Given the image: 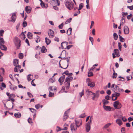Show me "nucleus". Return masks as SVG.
<instances>
[{"label":"nucleus","mask_w":133,"mask_h":133,"mask_svg":"<svg viewBox=\"0 0 133 133\" xmlns=\"http://www.w3.org/2000/svg\"><path fill=\"white\" fill-rule=\"evenodd\" d=\"M72 77H68L65 79L64 82V87L66 89H68L70 86V82L72 81L73 79Z\"/></svg>","instance_id":"1"},{"label":"nucleus","mask_w":133,"mask_h":133,"mask_svg":"<svg viewBox=\"0 0 133 133\" xmlns=\"http://www.w3.org/2000/svg\"><path fill=\"white\" fill-rule=\"evenodd\" d=\"M65 4L66 7L70 10L73 8L74 5L73 2L70 0H65Z\"/></svg>","instance_id":"2"},{"label":"nucleus","mask_w":133,"mask_h":133,"mask_svg":"<svg viewBox=\"0 0 133 133\" xmlns=\"http://www.w3.org/2000/svg\"><path fill=\"white\" fill-rule=\"evenodd\" d=\"M111 87L112 88H113L112 90L114 92H123L124 91L123 89H121L117 85H115L114 84H112Z\"/></svg>","instance_id":"3"},{"label":"nucleus","mask_w":133,"mask_h":133,"mask_svg":"<svg viewBox=\"0 0 133 133\" xmlns=\"http://www.w3.org/2000/svg\"><path fill=\"white\" fill-rule=\"evenodd\" d=\"M114 107L117 109H120L122 106L121 103L118 101L115 102L113 104Z\"/></svg>","instance_id":"4"},{"label":"nucleus","mask_w":133,"mask_h":133,"mask_svg":"<svg viewBox=\"0 0 133 133\" xmlns=\"http://www.w3.org/2000/svg\"><path fill=\"white\" fill-rule=\"evenodd\" d=\"M70 127L72 133H75L76 132L77 128L78 127L74 123H71Z\"/></svg>","instance_id":"5"},{"label":"nucleus","mask_w":133,"mask_h":133,"mask_svg":"<svg viewBox=\"0 0 133 133\" xmlns=\"http://www.w3.org/2000/svg\"><path fill=\"white\" fill-rule=\"evenodd\" d=\"M120 95L119 93H117L116 92H115L112 95V99L113 101L116 100L117 99V98Z\"/></svg>","instance_id":"6"},{"label":"nucleus","mask_w":133,"mask_h":133,"mask_svg":"<svg viewBox=\"0 0 133 133\" xmlns=\"http://www.w3.org/2000/svg\"><path fill=\"white\" fill-rule=\"evenodd\" d=\"M87 82L88 83V85L91 87H94L95 86V84L93 82L91 81L89 78L87 79Z\"/></svg>","instance_id":"7"},{"label":"nucleus","mask_w":133,"mask_h":133,"mask_svg":"<svg viewBox=\"0 0 133 133\" xmlns=\"http://www.w3.org/2000/svg\"><path fill=\"white\" fill-rule=\"evenodd\" d=\"M50 4L53 6H59V5L60 4V1L58 0L56 1L52 0L51 1Z\"/></svg>","instance_id":"8"},{"label":"nucleus","mask_w":133,"mask_h":133,"mask_svg":"<svg viewBox=\"0 0 133 133\" xmlns=\"http://www.w3.org/2000/svg\"><path fill=\"white\" fill-rule=\"evenodd\" d=\"M70 110V109L65 112L63 118V119L64 121H65L68 118V114Z\"/></svg>","instance_id":"9"},{"label":"nucleus","mask_w":133,"mask_h":133,"mask_svg":"<svg viewBox=\"0 0 133 133\" xmlns=\"http://www.w3.org/2000/svg\"><path fill=\"white\" fill-rule=\"evenodd\" d=\"M4 42H0V48L2 50H6L7 49L5 46L4 45Z\"/></svg>","instance_id":"10"},{"label":"nucleus","mask_w":133,"mask_h":133,"mask_svg":"<svg viewBox=\"0 0 133 133\" xmlns=\"http://www.w3.org/2000/svg\"><path fill=\"white\" fill-rule=\"evenodd\" d=\"M65 78V75H63L61 76L58 79V82L61 85H62L64 81Z\"/></svg>","instance_id":"11"},{"label":"nucleus","mask_w":133,"mask_h":133,"mask_svg":"<svg viewBox=\"0 0 133 133\" xmlns=\"http://www.w3.org/2000/svg\"><path fill=\"white\" fill-rule=\"evenodd\" d=\"M48 35L50 38L53 37L54 35V31L51 29H49L48 33Z\"/></svg>","instance_id":"12"},{"label":"nucleus","mask_w":133,"mask_h":133,"mask_svg":"<svg viewBox=\"0 0 133 133\" xmlns=\"http://www.w3.org/2000/svg\"><path fill=\"white\" fill-rule=\"evenodd\" d=\"M75 123H74V124H76L77 127L78 128L82 125V121L81 120H80L79 121H78L75 120Z\"/></svg>","instance_id":"13"},{"label":"nucleus","mask_w":133,"mask_h":133,"mask_svg":"<svg viewBox=\"0 0 133 133\" xmlns=\"http://www.w3.org/2000/svg\"><path fill=\"white\" fill-rule=\"evenodd\" d=\"M11 18V21L14 22L16 18V16L15 13H14L12 14V16Z\"/></svg>","instance_id":"14"},{"label":"nucleus","mask_w":133,"mask_h":133,"mask_svg":"<svg viewBox=\"0 0 133 133\" xmlns=\"http://www.w3.org/2000/svg\"><path fill=\"white\" fill-rule=\"evenodd\" d=\"M124 33L125 34H128L129 33V29L128 27L127 26H125L124 28Z\"/></svg>","instance_id":"15"},{"label":"nucleus","mask_w":133,"mask_h":133,"mask_svg":"<svg viewBox=\"0 0 133 133\" xmlns=\"http://www.w3.org/2000/svg\"><path fill=\"white\" fill-rule=\"evenodd\" d=\"M68 42H62L61 43V46L63 49H65L68 44Z\"/></svg>","instance_id":"16"},{"label":"nucleus","mask_w":133,"mask_h":133,"mask_svg":"<svg viewBox=\"0 0 133 133\" xmlns=\"http://www.w3.org/2000/svg\"><path fill=\"white\" fill-rule=\"evenodd\" d=\"M103 107L104 109L106 111H111V108L110 106L103 105Z\"/></svg>","instance_id":"17"},{"label":"nucleus","mask_w":133,"mask_h":133,"mask_svg":"<svg viewBox=\"0 0 133 133\" xmlns=\"http://www.w3.org/2000/svg\"><path fill=\"white\" fill-rule=\"evenodd\" d=\"M114 53L116 57H119L120 56V53L119 50L117 49H115L114 50Z\"/></svg>","instance_id":"18"},{"label":"nucleus","mask_w":133,"mask_h":133,"mask_svg":"<svg viewBox=\"0 0 133 133\" xmlns=\"http://www.w3.org/2000/svg\"><path fill=\"white\" fill-rule=\"evenodd\" d=\"M4 32V31L3 30H0V35L2 36H3ZM0 42H4L3 38H0Z\"/></svg>","instance_id":"19"},{"label":"nucleus","mask_w":133,"mask_h":133,"mask_svg":"<svg viewBox=\"0 0 133 133\" xmlns=\"http://www.w3.org/2000/svg\"><path fill=\"white\" fill-rule=\"evenodd\" d=\"M31 8L30 6H26L25 7V10L27 13H30L31 12Z\"/></svg>","instance_id":"20"},{"label":"nucleus","mask_w":133,"mask_h":133,"mask_svg":"<svg viewBox=\"0 0 133 133\" xmlns=\"http://www.w3.org/2000/svg\"><path fill=\"white\" fill-rule=\"evenodd\" d=\"M9 82L11 84V85L10 86V88L11 90H14L17 89V86H13L12 84L9 81Z\"/></svg>","instance_id":"21"},{"label":"nucleus","mask_w":133,"mask_h":133,"mask_svg":"<svg viewBox=\"0 0 133 133\" xmlns=\"http://www.w3.org/2000/svg\"><path fill=\"white\" fill-rule=\"evenodd\" d=\"M90 124H88L87 123L86 125L85 128L86 130V131L87 132H89L90 129Z\"/></svg>","instance_id":"22"},{"label":"nucleus","mask_w":133,"mask_h":133,"mask_svg":"<svg viewBox=\"0 0 133 133\" xmlns=\"http://www.w3.org/2000/svg\"><path fill=\"white\" fill-rule=\"evenodd\" d=\"M116 122L120 126L122 125V123L121 120L119 119H117L116 120Z\"/></svg>","instance_id":"23"},{"label":"nucleus","mask_w":133,"mask_h":133,"mask_svg":"<svg viewBox=\"0 0 133 133\" xmlns=\"http://www.w3.org/2000/svg\"><path fill=\"white\" fill-rule=\"evenodd\" d=\"M15 67L14 69V71L15 72H18V70L20 69L21 68V66L20 65L15 66Z\"/></svg>","instance_id":"24"},{"label":"nucleus","mask_w":133,"mask_h":133,"mask_svg":"<svg viewBox=\"0 0 133 133\" xmlns=\"http://www.w3.org/2000/svg\"><path fill=\"white\" fill-rule=\"evenodd\" d=\"M15 116L17 118H19L21 117V114L19 112L15 113L14 114Z\"/></svg>","instance_id":"25"},{"label":"nucleus","mask_w":133,"mask_h":133,"mask_svg":"<svg viewBox=\"0 0 133 133\" xmlns=\"http://www.w3.org/2000/svg\"><path fill=\"white\" fill-rule=\"evenodd\" d=\"M19 62L18 60L17 59H15L14 60L13 64L14 66H16L18 64Z\"/></svg>","instance_id":"26"},{"label":"nucleus","mask_w":133,"mask_h":133,"mask_svg":"<svg viewBox=\"0 0 133 133\" xmlns=\"http://www.w3.org/2000/svg\"><path fill=\"white\" fill-rule=\"evenodd\" d=\"M40 4L41 6L43 8H47L48 7V4H45L43 2H42V3H41Z\"/></svg>","instance_id":"27"},{"label":"nucleus","mask_w":133,"mask_h":133,"mask_svg":"<svg viewBox=\"0 0 133 133\" xmlns=\"http://www.w3.org/2000/svg\"><path fill=\"white\" fill-rule=\"evenodd\" d=\"M41 51L42 53H45L46 52L47 50L45 47L43 46L41 49Z\"/></svg>","instance_id":"28"},{"label":"nucleus","mask_w":133,"mask_h":133,"mask_svg":"<svg viewBox=\"0 0 133 133\" xmlns=\"http://www.w3.org/2000/svg\"><path fill=\"white\" fill-rule=\"evenodd\" d=\"M111 125V123H108L105 124L103 127V129H107Z\"/></svg>","instance_id":"29"},{"label":"nucleus","mask_w":133,"mask_h":133,"mask_svg":"<svg viewBox=\"0 0 133 133\" xmlns=\"http://www.w3.org/2000/svg\"><path fill=\"white\" fill-rule=\"evenodd\" d=\"M28 37L29 39H31L32 38V34L31 33L29 32L27 34Z\"/></svg>","instance_id":"30"},{"label":"nucleus","mask_w":133,"mask_h":133,"mask_svg":"<svg viewBox=\"0 0 133 133\" xmlns=\"http://www.w3.org/2000/svg\"><path fill=\"white\" fill-rule=\"evenodd\" d=\"M20 42H15V44L18 49H19L20 46L21 44Z\"/></svg>","instance_id":"31"},{"label":"nucleus","mask_w":133,"mask_h":133,"mask_svg":"<svg viewBox=\"0 0 133 133\" xmlns=\"http://www.w3.org/2000/svg\"><path fill=\"white\" fill-rule=\"evenodd\" d=\"M72 28H69L67 31V34L68 35H69L71 33Z\"/></svg>","instance_id":"32"},{"label":"nucleus","mask_w":133,"mask_h":133,"mask_svg":"<svg viewBox=\"0 0 133 133\" xmlns=\"http://www.w3.org/2000/svg\"><path fill=\"white\" fill-rule=\"evenodd\" d=\"M99 91H96L95 93H94L93 92V94L95 95V96H96V97L98 98L99 96Z\"/></svg>","instance_id":"33"},{"label":"nucleus","mask_w":133,"mask_h":133,"mask_svg":"<svg viewBox=\"0 0 133 133\" xmlns=\"http://www.w3.org/2000/svg\"><path fill=\"white\" fill-rule=\"evenodd\" d=\"M102 102L103 105L107 104L109 102L108 101L105 99L103 100Z\"/></svg>","instance_id":"34"},{"label":"nucleus","mask_w":133,"mask_h":133,"mask_svg":"<svg viewBox=\"0 0 133 133\" xmlns=\"http://www.w3.org/2000/svg\"><path fill=\"white\" fill-rule=\"evenodd\" d=\"M72 18H70L69 19H68L65 22V24H67L70 23L71 21Z\"/></svg>","instance_id":"35"},{"label":"nucleus","mask_w":133,"mask_h":133,"mask_svg":"<svg viewBox=\"0 0 133 133\" xmlns=\"http://www.w3.org/2000/svg\"><path fill=\"white\" fill-rule=\"evenodd\" d=\"M20 36L23 40H24L25 38V35L24 34L23 32H22L21 33V35H20Z\"/></svg>","instance_id":"36"},{"label":"nucleus","mask_w":133,"mask_h":133,"mask_svg":"<svg viewBox=\"0 0 133 133\" xmlns=\"http://www.w3.org/2000/svg\"><path fill=\"white\" fill-rule=\"evenodd\" d=\"M79 8L78 10H79L83 8V3H81L79 4Z\"/></svg>","instance_id":"37"},{"label":"nucleus","mask_w":133,"mask_h":133,"mask_svg":"<svg viewBox=\"0 0 133 133\" xmlns=\"http://www.w3.org/2000/svg\"><path fill=\"white\" fill-rule=\"evenodd\" d=\"M114 39L115 40H117V39L118 37V36L116 33H114Z\"/></svg>","instance_id":"38"},{"label":"nucleus","mask_w":133,"mask_h":133,"mask_svg":"<svg viewBox=\"0 0 133 133\" xmlns=\"http://www.w3.org/2000/svg\"><path fill=\"white\" fill-rule=\"evenodd\" d=\"M93 75V74L92 72L90 71V70H89L88 73V76L91 77Z\"/></svg>","instance_id":"39"},{"label":"nucleus","mask_w":133,"mask_h":133,"mask_svg":"<svg viewBox=\"0 0 133 133\" xmlns=\"http://www.w3.org/2000/svg\"><path fill=\"white\" fill-rule=\"evenodd\" d=\"M29 109L31 111L32 113H35L36 112V110L35 109L33 108H29Z\"/></svg>","instance_id":"40"},{"label":"nucleus","mask_w":133,"mask_h":133,"mask_svg":"<svg viewBox=\"0 0 133 133\" xmlns=\"http://www.w3.org/2000/svg\"><path fill=\"white\" fill-rule=\"evenodd\" d=\"M64 128L63 129H62V130H67L68 129V128L67 127L68 126V125L67 124H65L64 125Z\"/></svg>","instance_id":"41"},{"label":"nucleus","mask_w":133,"mask_h":133,"mask_svg":"<svg viewBox=\"0 0 133 133\" xmlns=\"http://www.w3.org/2000/svg\"><path fill=\"white\" fill-rule=\"evenodd\" d=\"M49 81L50 82L53 83L55 81V79H53L51 78L49 79Z\"/></svg>","instance_id":"42"},{"label":"nucleus","mask_w":133,"mask_h":133,"mask_svg":"<svg viewBox=\"0 0 133 133\" xmlns=\"http://www.w3.org/2000/svg\"><path fill=\"white\" fill-rule=\"evenodd\" d=\"M121 132L122 133H125V130L124 127H122L121 129Z\"/></svg>","instance_id":"43"},{"label":"nucleus","mask_w":133,"mask_h":133,"mask_svg":"<svg viewBox=\"0 0 133 133\" xmlns=\"http://www.w3.org/2000/svg\"><path fill=\"white\" fill-rule=\"evenodd\" d=\"M86 93H87V95H91V94H92L93 92H92L91 91H90L89 90H87V91H86Z\"/></svg>","instance_id":"44"},{"label":"nucleus","mask_w":133,"mask_h":133,"mask_svg":"<svg viewBox=\"0 0 133 133\" xmlns=\"http://www.w3.org/2000/svg\"><path fill=\"white\" fill-rule=\"evenodd\" d=\"M23 57V55L22 53H20L19 54V58L20 59H22Z\"/></svg>","instance_id":"45"},{"label":"nucleus","mask_w":133,"mask_h":133,"mask_svg":"<svg viewBox=\"0 0 133 133\" xmlns=\"http://www.w3.org/2000/svg\"><path fill=\"white\" fill-rule=\"evenodd\" d=\"M27 25V23L26 21H24L23 23V27H26Z\"/></svg>","instance_id":"46"},{"label":"nucleus","mask_w":133,"mask_h":133,"mask_svg":"<svg viewBox=\"0 0 133 133\" xmlns=\"http://www.w3.org/2000/svg\"><path fill=\"white\" fill-rule=\"evenodd\" d=\"M119 38L120 39V42H123V41H124V38L122 37L120 35H119Z\"/></svg>","instance_id":"47"},{"label":"nucleus","mask_w":133,"mask_h":133,"mask_svg":"<svg viewBox=\"0 0 133 133\" xmlns=\"http://www.w3.org/2000/svg\"><path fill=\"white\" fill-rule=\"evenodd\" d=\"M118 45L119 49L120 51H121L122 50L121 47L122 45H121V44L120 42H118Z\"/></svg>","instance_id":"48"},{"label":"nucleus","mask_w":133,"mask_h":133,"mask_svg":"<svg viewBox=\"0 0 133 133\" xmlns=\"http://www.w3.org/2000/svg\"><path fill=\"white\" fill-rule=\"evenodd\" d=\"M54 96V93H52L50 92L49 94V96L50 97H52Z\"/></svg>","instance_id":"49"},{"label":"nucleus","mask_w":133,"mask_h":133,"mask_svg":"<svg viewBox=\"0 0 133 133\" xmlns=\"http://www.w3.org/2000/svg\"><path fill=\"white\" fill-rule=\"evenodd\" d=\"M92 117L91 116L89 119V120L87 123L88 124H89L91 125V123L92 122Z\"/></svg>","instance_id":"50"},{"label":"nucleus","mask_w":133,"mask_h":133,"mask_svg":"<svg viewBox=\"0 0 133 133\" xmlns=\"http://www.w3.org/2000/svg\"><path fill=\"white\" fill-rule=\"evenodd\" d=\"M64 25V24L62 23L61 24L59 25L58 26V28L59 29H63V27Z\"/></svg>","instance_id":"51"},{"label":"nucleus","mask_w":133,"mask_h":133,"mask_svg":"<svg viewBox=\"0 0 133 133\" xmlns=\"http://www.w3.org/2000/svg\"><path fill=\"white\" fill-rule=\"evenodd\" d=\"M84 94V90H83L81 92L79 93V95L81 97L83 96Z\"/></svg>","instance_id":"52"},{"label":"nucleus","mask_w":133,"mask_h":133,"mask_svg":"<svg viewBox=\"0 0 133 133\" xmlns=\"http://www.w3.org/2000/svg\"><path fill=\"white\" fill-rule=\"evenodd\" d=\"M117 75V74L116 73H113V75H112V78H116V76Z\"/></svg>","instance_id":"53"},{"label":"nucleus","mask_w":133,"mask_h":133,"mask_svg":"<svg viewBox=\"0 0 133 133\" xmlns=\"http://www.w3.org/2000/svg\"><path fill=\"white\" fill-rule=\"evenodd\" d=\"M132 14H130V15H128L127 16V18L128 19H129L132 16Z\"/></svg>","instance_id":"54"},{"label":"nucleus","mask_w":133,"mask_h":133,"mask_svg":"<svg viewBox=\"0 0 133 133\" xmlns=\"http://www.w3.org/2000/svg\"><path fill=\"white\" fill-rule=\"evenodd\" d=\"M9 98L8 101H10V100L12 101L13 102H14L15 101V100L14 99L12 98L11 97H9Z\"/></svg>","instance_id":"55"},{"label":"nucleus","mask_w":133,"mask_h":133,"mask_svg":"<svg viewBox=\"0 0 133 133\" xmlns=\"http://www.w3.org/2000/svg\"><path fill=\"white\" fill-rule=\"evenodd\" d=\"M28 122L29 123H32V119L30 118H29L28 119Z\"/></svg>","instance_id":"56"},{"label":"nucleus","mask_w":133,"mask_h":133,"mask_svg":"<svg viewBox=\"0 0 133 133\" xmlns=\"http://www.w3.org/2000/svg\"><path fill=\"white\" fill-rule=\"evenodd\" d=\"M122 14V15L123 16V17H124L125 16L127 15L128 14V13L127 12H123Z\"/></svg>","instance_id":"57"},{"label":"nucleus","mask_w":133,"mask_h":133,"mask_svg":"<svg viewBox=\"0 0 133 133\" xmlns=\"http://www.w3.org/2000/svg\"><path fill=\"white\" fill-rule=\"evenodd\" d=\"M64 74H65L66 75H68L69 74V72L68 71H66L64 72L62 74V75H64Z\"/></svg>","instance_id":"58"},{"label":"nucleus","mask_w":133,"mask_h":133,"mask_svg":"<svg viewBox=\"0 0 133 133\" xmlns=\"http://www.w3.org/2000/svg\"><path fill=\"white\" fill-rule=\"evenodd\" d=\"M127 8H129L130 10H133V5L131 6H127Z\"/></svg>","instance_id":"59"},{"label":"nucleus","mask_w":133,"mask_h":133,"mask_svg":"<svg viewBox=\"0 0 133 133\" xmlns=\"http://www.w3.org/2000/svg\"><path fill=\"white\" fill-rule=\"evenodd\" d=\"M86 116V115L85 113H83L81 114L79 116V117L81 118H83Z\"/></svg>","instance_id":"60"},{"label":"nucleus","mask_w":133,"mask_h":133,"mask_svg":"<svg viewBox=\"0 0 133 133\" xmlns=\"http://www.w3.org/2000/svg\"><path fill=\"white\" fill-rule=\"evenodd\" d=\"M27 94H28V96H29V97H33V96L30 92H27Z\"/></svg>","instance_id":"61"},{"label":"nucleus","mask_w":133,"mask_h":133,"mask_svg":"<svg viewBox=\"0 0 133 133\" xmlns=\"http://www.w3.org/2000/svg\"><path fill=\"white\" fill-rule=\"evenodd\" d=\"M31 75L30 74H29L27 76V78L28 81H30L31 79L30 77V76Z\"/></svg>","instance_id":"62"},{"label":"nucleus","mask_w":133,"mask_h":133,"mask_svg":"<svg viewBox=\"0 0 133 133\" xmlns=\"http://www.w3.org/2000/svg\"><path fill=\"white\" fill-rule=\"evenodd\" d=\"M80 11L79 10H78V11L77 12V13H75L74 14V16H76L78 14H79L80 13Z\"/></svg>","instance_id":"63"},{"label":"nucleus","mask_w":133,"mask_h":133,"mask_svg":"<svg viewBox=\"0 0 133 133\" xmlns=\"http://www.w3.org/2000/svg\"><path fill=\"white\" fill-rule=\"evenodd\" d=\"M40 105L39 104H37L35 105V107L37 109H38L40 107Z\"/></svg>","instance_id":"64"}]
</instances>
